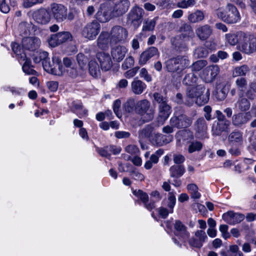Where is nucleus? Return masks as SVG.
<instances>
[{
    "mask_svg": "<svg viewBox=\"0 0 256 256\" xmlns=\"http://www.w3.org/2000/svg\"><path fill=\"white\" fill-rule=\"evenodd\" d=\"M144 10L138 6L134 7L129 14V18L132 22L138 21L142 16Z\"/></svg>",
    "mask_w": 256,
    "mask_h": 256,
    "instance_id": "e433bc0d",
    "label": "nucleus"
},
{
    "mask_svg": "<svg viewBox=\"0 0 256 256\" xmlns=\"http://www.w3.org/2000/svg\"><path fill=\"white\" fill-rule=\"evenodd\" d=\"M158 17H156L152 20L147 19L143 23V31H152L154 30L156 24V21Z\"/></svg>",
    "mask_w": 256,
    "mask_h": 256,
    "instance_id": "de8ad7c7",
    "label": "nucleus"
},
{
    "mask_svg": "<svg viewBox=\"0 0 256 256\" xmlns=\"http://www.w3.org/2000/svg\"><path fill=\"white\" fill-rule=\"evenodd\" d=\"M174 226L176 230L175 234L178 240L176 238H172L174 242L180 246L182 244L185 245L186 240L190 236V233L187 231L186 226L178 220H176Z\"/></svg>",
    "mask_w": 256,
    "mask_h": 256,
    "instance_id": "423d86ee",
    "label": "nucleus"
},
{
    "mask_svg": "<svg viewBox=\"0 0 256 256\" xmlns=\"http://www.w3.org/2000/svg\"><path fill=\"white\" fill-rule=\"evenodd\" d=\"M128 32L126 30L120 26H114L110 34L111 38V42L116 44L118 42H123L126 39Z\"/></svg>",
    "mask_w": 256,
    "mask_h": 256,
    "instance_id": "9b49d317",
    "label": "nucleus"
},
{
    "mask_svg": "<svg viewBox=\"0 0 256 256\" xmlns=\"http://www.w3.org/2000/svg\"><path fill=\"white\" fill-rule=\"evenodd\" d=\"M244 32L242 31H239L226 34V42L232 46H238L242 40Z\"/></svg>",
    "mask_w": 256,
    "mask_h": 256,
    "instance_id": "a211bd4d",
    "label": "nucleus"
},
{
    "mask_svg": "<svg viewBox=\"0 0 256 256\" xmlns=\"http://www.w3.org/2000/svg\"><path fill=\"white\" fill-rule=\"evenodd\" d=\"M174 192H169L168 195V204L167 206L169 208L170 213L173 212V208L176 203V198Z\"/></svg>",
    "mask_w": 256,
    "mask_h": 256,
    "instance_id": "3c124183",
    "label": "nucleus"
},
{
    "mask_svg": "<svg viewBox=\"0 0 256 256\" xmlns=\"http://www.w3.org/2000/svg\"><path fill=\"white\" fill-rule=\"evenodd\" d=\"M89 72L90 74L94 77H97L100 73V66L97 62L92 60L89 62Z\"/></svg>",
    "mask_w": 256,
    "mask_h": 256,
    "instance_id": "09e8293b",
    "label": "nucleus"
},
{
    "mask_svg": "<svg viewBox=\"0 0 256 256\" xmlns=\"http://www.w3.org/2000/svg\"><path fill=\"white\" fill-rule=\"evenodd\" d=\"M212 33V29L208 24L200 26L196 30V34L200 40H206L208 38Z\"/></svg>",
    "mask_w": 256,
    "mask_h": 256,
    "instance_id": "bb28decb",
    "label": "nucleus"
},
{
    "mask_svg": "<svg viewBox=\"0 0 256 256\" xmlns=\"http://www.w3.org/2000/svg\"><path fill=\"white\" fill-rule=\"evenodd\" d=\"M50 12L52 17L58 22H62L66 20H71L74 18L72 12H68L67 8L62 4H52Z\"/></svg>",
    "mask_w": 256,
    "mask_h": 256,
    "instance_id": "7ed1b4c3",
    "label": "nucleus"
},
{
    "mask_svg": "<svg viewBox=\"0 0 256 256\" xmlns=\"http://www.w3.org/2000/svg\"><path fill=\"white\" fill-rule=\"evenodd\" d=\"M236 87L238 90V95L244 96L248 86L246 80L244 78H240L236 80Z\"/></svg>",
    "mask_w": 256,
    "mask_h": 256,
    "instance_id": "4c0bfd02",
    "label": "nucleus"
},
{
    "mask_svg": "<svg viewBox=\"0 0 256 256\" xmlns=\"http://www.w3.org/2000/svg\"><path fill=\"white\" fill-rule=\"evenodd\" d=\"M129 2L128 0H120L116 4L112 12L114 16H118L126 12L129 7Z\"/></svg>",
    "mask_w": 256,
    "mask_h": 256,
    "instance_id": "cd10ccee",
    "label": "nucleus"
},
{
    "mask_svg": "<svg viewBox=\"0 0 256 256\" xmlns=\"http://www.w3.org/2000/svg\"><path fill=\"white\" fill-rule=\"evenodd\" d=\"M44 0H22V6L24 8H30L34 5L42 3Z\"/></svg>",
    "mask_w": 256,
    "mask_h": 256,
    "instance_id": "bf43d9fd",
    "label": "nucleus"
},
{
    "mask_svg": "<svg viewBox=\"0 0 256 256\" xmlns=\"http://www.w3.org/2000/svg\"><path fill=\"white\" fill-rule=\"evenodd\" d=\"M125 151L130 154H137L140 150L138 146L134 144H130L125 148Z\"/></svg>",
    "mask_w": 256,
    "mask_h": 256,
    "instance_id": "e2e57ef3",
    "label": "nucleus"
},
{
    "mask_svg": "<svg viewBox=\"0 0 256 256\" xmlns=\"http://www.w3.org/2000/svg\"><path fill=\"white\" fill-rule=\"evenodd\" d=\"M110 44H114V42H111L110 34L107 32H102L97 40V44L98 48L102 50L107 49Z\"/></svg>",
    "mask_w": 256,
    "mask_h": 256,
    "instance_id": "c756f323",
    "label": "nucleus"
},
{
    "mask_svg": "<svg viewBox=\"0 0 256 256\" xmlns=\"http://www.w3.org/2000/svg\"><path fill=\"white\" fill-rule=\"evenodd\" d=\"M230 122L224 120L214 122L212 126L213 134L220 136L224 132H228L230 130Z\"/></svg>",
    "mask_w": 256,
    "mask_h": 256,
    "instance_id": "412c9836",
    "label": "nucleus"
},
{
    "mask_svg": "<svg viewBox=\"0 0 256 256\" xmlns=\"http://www.w3.org/2000/svg\"><path fill=\"white\" fill-rule=\"evenodd\" d=\"M96 58L100 62L101 68L105 71L110 69L112 62L110 54L105 52H100L96 54Z\"/></svg>",
    "mask_w": 256,
    "mask_h": 256,
    "instance_id": "f3484780",
    "label": "nucleus"
},
{
    "mask_svg": "<svg viewBox=\"0 0 256 256\" xmlns=\"http://www.w3.org/2000/svg\"><path fill=\"white\" fill-rule=\"evenodd\" d=\"M250 70L249 67L246 64L236 66L233 70L232 76L233 77L245 76Z\"/></svg>",
    "mask_w": 256,
    "mask_h": 256,
    "instance_id": "a19ab883",
    "label": "nucleus"
},
{
    "mask_svg": "<svg viewBox=\"0 0 256 256\" xmlns=\"http://www.w3.org/2000/svg\"><path fill=\"white\" fill-rule=\"evenodd\" d=\"M127 52L126 47L118 45L112 48L111 56L114 61L120 62L124 58Z\"/></svg>",
    "mask_w": 256,
    "mask_h": 256,
    "instance_id": "aec40b11",
    "label": "nucleus"
},
{
    "mask_svg": "<svg viewBox=\"0 0 256 256\" xmlns=\"http://www.w3.org/2000/svg\"><path fill=\"white\" fill-rule=\"evenodd\" d=\"M171 113L170 107L168 104H162L158 106V122L163 124L168 118Z\"/></svg>",
    "mask_w": 256,
    "mask_h": 256,
    "instance_id": "a878e982",
    "label": "nucleus"
},
{
    "mask_svg": "<svg viewBox=\"0 0 256 256\" xmlns=\"http://www.w3.org/2000/svg\"><path fill=\"white\" fill-rule=\"evenodd\" d=\"M228 140L236 146L242 145L244 142L243 132L238 130L232 131L228 136Z\"/></svg>",
    "mask_w": 256,
    "mask_h": 256,
    "instance_id": "2f4dec72",
    "label": "nucleus"
},
{
    "mask_svg": "<svg viewBox=\"0 0 256 256\" xmlns=\"http://www.w3.org/2000/svg\"><path fill=\"white\" fill-rule=\"evenodd\" d=\"M70 108L74 113L80 118H82L87 115V110L84 108L82 102L79 100H75L72 102Z\"/></svg>",
    "mask_w": 256,
    "mask_h": 256,
    "instance_id": "7c9ffc66",
    "label": "nucleus"
},
{
    "mask_svg": "<svg viewBox=\"0 0 256 256\" xmlns=\"http://www.w3.org/2000/svg\"><path fill=\"white\" fill-rule=\"evenodd\" d=\"M41 56H43L44 58L42 61V64L44 69L49 73H51L54 66V62L51 64L50 58H48V52H40Z\"/></svg>",
    "mask_w": 256,
    "mask_h": 256,
    "instance_id": "58836bf2",
    "label": "nucleus"
},
{
    "mask_svg": "<svg viewBox=\"0 0 256 256\" xmlns=\"http://www.w3.org/2000/svg\"><path fill=\"white\" fill-rule=\"evenodd\" d=\"M155 140L152 139L151 140L154 144L160 146L163 145L165 143L168 142H165L164 138V136L160 134H155Z\"/></svg>",
    "mask_w": 256,
    "mask_h": 256,
    "instance_id": "052dcab7",
    "label": "nucleus"
},
{
    "mask_svg": "<svg viewBox=\"0 0 256 256\" xmlns=\"http://www.w3.org/2000/svg\"><path fill=\"white\" fill-rule=\"evenodd\" d=\"M190 64V61L186 56H178L176 58L168 59L166 62L167 70L170 72H181L188 68Z\"/></svg>",
    "mask_w": 256,
    "mask_h": 256,
    "instance_id": "39448f33",
    "label": "nucleus"
},
{
    "mask_svg": "<svg viewBox=\"0 0 256 256\" xmlns=\"http://www.w3.org/2000/svg\"><path fill=\"white\" fill-rule=\"evenodd\" d=\"M210 95V90H206L202 84L188 86L186 91V102L189 106L194 103L198 106L204 105L208 102Z\"/></svg>",
    "mask_w": 256,
    "mask_h": 256,
    "instance_id": "f257e3e1",
    "label": "nucleus"
},
{
    "mask_svg": "<svg viewBox=\"0 0 256 256\" xmlns=\"http://www.w3.org/2000/svg\"><path fill=\"white\" fill-rule=\"evenodd\" d=\"M188 20L192 23H196L202 21L204 18L202 12L197 10L190 14L188 17Z\"/></svg>",
    "mask_w": 256,
    "mask_h": 256,
    "instance_id": "37998d69",
    "label": "nucleus"
},
{
    "mask_svg": "<svg viewBox=\"0 0 256 256\" xmlns=\"http://www.w3.org/2000/svg\"><path fill=\"white\" fill-rule=\"evenodd\" d=\"M180 32H181L180 38L186 40H189L194 35L192 27L188 24H183L180 28Z\"/></svg>",
    "mask_w": 256,
    "mask_h": 256,
    "instance_id": "f704fd0d",
    "label": "nucleus"
},
{
    "mask_svg": "<svg viewBox=\"0 0 256 256\" xmlns=\"http://www.w3.org/2000/svg\"><path fill=\"white\" fill-rule=\"evenodd\" d=\"M158 49L154 46H151L146 48L140 56L138 64L143 66L146 64L148 61L152 58L159 56Z\"/></svg>",
    "mask_w": 256,
    "mask_h": 256,
    "instance_id": "4468645a",
    "label": "nucleus"
},
{
    "mask_svg": "<svg viewBox=\"0 0 256 256\" xmlns=\"http://www.w3.org/2000/svg\"><path fill=\"white\" fill-rule=\"evenodd\" d=\"M40 43V39L37 37L26 36L23 38L22 40L23 47L30 50H34L38 48Z\"/></svg>",
    "mask_w": 256,
    "mask_h": 256,
    "instance_id": "393cba45",
    "label": "nucleus"
},
{
    "mask_svg": "<svg viewBox=\"0 0 256 256\" xmlns=\"http://www.w3.org/2000/svg\"><path fill=\"white\" fill-rule=\"evenodd\" d=\"M100 30V25L96 21L88 23L82 30V34L88 40H94Z\"/></svg>",
    "mask_w": 256,
    "mask_h": 256,
    "instance_id": "1a4fd4ad",
    "label": "nucleus"
},
{
    "mask_svg": "<svg viewBox=\"0 0 256 256\" xmlns=\"http://www.w3.org/2000/svg\"><path fill=\"white\" fill-rule=\"evenodd\" d=\"M113 16L111 10L105 6H101L96 14V19L101 22H106Z\"/></svg>",
    "mask_w": 256,
    "mask_h": 256,
    "instance_id": "4be33fe9",
    "label": "nucleus"
},
{
    "mask_svg": "<svg viewBox=\"0 0 256 256\" xmlns=\"http://www.w3.org/2000/svg\"><path fill=\"white\" fill-rule=\"evenodd\" d=\"M146 88V84L138 78H134L131 83V90L135 94H142Z\"/></svg>",
    "mask_w": 256,
    "mask_h": 256,
    "instance_id": "72a5a7b5",
    "label": "nucleus"
},
{
    "mask_svg": "<svg viewBox=\"0 0 256 256\" xmlns=\"http://www.w3.org/2000/svg\"><path fill=\"white\" fill-rule=\"evenodd\" d=\"M26 90L22 88L12 86L11 88V92L14 96H22L24 95Z\"/></svg>",
    "mask_w": 256,
    "mask_h": 256,
    "instance_id": "69168bd1",
    "label": "nucleus"
},
{
    "mask_svg": "<svg viewBox=\"0 0 256 256\" xmlns=\"http://www.w3.org/2000/svg\"><path fill=\"white\" fill-rule=\"evenodd\" d=\"M223 220L230 225H235L242 222L245 216L241 213L236 212L232 210L228 211L222 216Z\"/></svg>",
    "mask_w": 256,
    "mask_h": 256,
    "instance_id": "ddd939ff",
    "label": "nucleus"
},
{
    "mask_svg": "<svg viewBox=\"0 0 256 256\" xmlns=\"http://www.w3.org/2000/svg\"><path fill=\"white\" fill-rule=\"evenodd\" d=\"M154 100L158 103L159 105H162V104H167V98L165 97H164L160 94L158 93H154Z\"/></svg>",
    "mask_w": 256,
    "mask_h": 256,
    "instance_id": "338daca9",
    "label": "nucleus"
},
{
    "mask_svg": "<svg viewBox=\"0 0 256 256\" xmlns=\"http://www.w3.org/2000/svg\"><path fill=\"white\" fill-rule=\"evenodd\" d=\"M236 48L248 55L256 52V36L250 32H245L242 40L237 46Z\"/></svg>",
    "mask_w": 256,
    "mask_h": 256,
    "instance_id": "20e7f679",
    "label": "nucleus"
},
{
    "mask_svg": "<svg viewBox=\"0 0 256 256\" xmlns=\"http://www.w3.org/2000/svg\"><path fill=\"white\" fill-rule=\"evenodd\" d=\"M76 59L79 66L82 68L87 63V58L82 54H78L77 55Z\"/></svg>",
    "mask_w": 256,
    "mask_h": 256,
    "instance_id": "774afa93",
    "label": "nucleus"
},
{
    "mask_svg": "<svg viewBox=\"0 0 256 256\" xmlns=\"http://www.w3.org/2000/svg\"><path fill=\"white\" fill-rule=\"evenodd\" d=\"M228 92V86L226 82H222L218 83L216 86L214 94V98L218 101L224 100Z\"/></svg>",
    "mask_w": 256,
    "mask_h": 256,
    "instance_id": "b1692460",
    "label": "nucleus"
},
{
    "mask_svg": "<svg viewBox=\"0 0 256 256\" xmlns=\"http://www.w3.org/2000/svg\"><path fill=\"white\" fill-rule=\"evenodd\" d=\"M135 106L136 104L134 99L130 98L124 104L125 110L128 112H132L134 110Z\"/></svg>",
    "mask_w": 256,
    "mask_h": 256,
    "instance_id": "680f3d73",
    "label": "nucleus"
},
{
    "mask_svg": "<svg viewBox=\"0 0 256 256\" xmlns=\"http://www.w3.org/2000/svg\"><path fill=\"white\" fill-rule=\"evenodd\" d=\"M20 63L24 62L22 68L23 72L27 74H36V72L32 68L31 61L26 56V54H23L20 58H18Z\"/></svg>",
    "mask_w": 256,
    "mask_h": 256,
    "instance_id": "c85d7f7f",
    "label": "nucleus"
},
{
    "mask_svg": "<svg viewBox=\"0 0 256 256\" xmlns=\"http://www.w3.org/2000/svg\"><path fill=\"white\" fill-rule=\"evenodd\" d=\"M195 129L198 133H204L207 130V125L204 119L198 118L195 124Z\"/></svg>",
    "mask_w": 256,
    "mask_h": 256,
    "instance_id": "a18cd8bd",
    "label": "nucleus"
},
{
    "mask_svg": "<svg viewBox=\"0 0 256 256\" xmlns=\"http://www.w3.org/2000/svg\"><path fill=\"white\" fill-rule=\"evenodd\" d=\"M150 103L146 100L138 101L136 106L137 112L142 116L144 122H149L152 120L154 116V112L150 109Z\"/></svg>",
    "mask_w": 256,
    "mask_h": 256,
    "instance_id": "0eeeda50",
    "label": "nucleus"
},
{
    "mask_svg": "<svg viewBox=\"0 0 256 256\" xmlns=\"http://www.w3.org/2000/svg\"><path fill=\"white\" fill-rule=\"evenodd\" d=\"M34 20L42 24L48 23L50 20V16L48 12L44 8L40 9L33 14Z\"/></svg>",
    "mask_w": 256,
    "mask_h": 256,
    "instance_id": "6ab92c4d",
    "label": "nucleus"
},
{
    "mask_svg": "<svg viewBox=\"0 0 256 256\" xmlns=\"http://www.w3.org/2000/svg\"><path fill=\"white\" fill-rule=\"evenodd\" d=\"M208 54V50L204 47H198L194 51V56L196 58L206 57Z\"/></svg>",
    "mask_w": 256,
    "mask_h": 256,
    "instance_id": "6e6d98bb",
    "label": "nucleus"
},
{
    "mask_svg": "<svg viewBox=\"0 0 256 256\" xmlns=\"http://www.w3.org/2000/svg\"><path fill=\"white\" fill-rule=\"evenodd\" d=\"M54 66L50 74L56 76H62L66 71L61 64L60 58L57 56L52 57Z\"/></svg>",
    "mask_w": 256,
    "mask_h": 256,
    "instance_id": "473e14b6",
    "label": "nucleus"
},
{
    "mask_svg": "<svg viewBox=\"0 0 256 256\" xmlns=\"http://www.w3.org/2000/svg\"><path fill=\"white\" fill-rule=\"evenodd\" d=\"M188 192L190 194L191 197L194 199H198L200 197V194L198 192V187L194 184H188L187 186Z\"/></svg>",
    "mask_w": 256,
    "mask_h": 256,
    "instance_id": "8fccbe9b",
    "label": "nucleus"
},
{
    "mask_svg": "<svg viewBox=\"0 0 256 256\" xmlns=\"http://www.w3.org/2000/svg\"><path fill=\"white\" fill-rule=\"evenodd\" d=\"M202 144L200 142L192 140L190 142L188 150L190 154L196 152H200L202 149Z\"/></svg>",
    "mask_w": 256,
    "mask_h": 256,
    "instance_id": "49530a36",
    "label": "nucleus"
},
{
    "mask_svg": "<svg viewBox=\"0 0 256 256\" xmlns=\"http://www.w3.org/2000/svg\"><path fill=\"white\" fill-rule=\"evenodd\" d=\"M170 172L172 177L178 178L183 175L185 172V169L183 166L174 165L170 168Z\"/></svg>",
    "mask_w": 256,
    "mask_h": 256,
    "instance_id": "ea45409f",
    "label": "nucleus"
},
{
    "mask_svg": "<svg viewBox=\"0 0 256 256\" xmlns=\"http://www.w3.org/2000/svg\"><path fill=\"white\" fill-rule=\"evenodd\" d=\"M154 128L152 125L148 124L138 132V138L140 140L150 138L152 134Z\"/></svg>",
    "mask_w": 256,
    "mask_h": 256,
    "instance_id": "79ce46f5",
    "label": "nucleus"
},
{
    "mask_svg": "<svg viewBox=\"0 0 256 256\" xmlns=\"http://www.w3.org/2000/svg\"><path fill=\"white\" fill-rule=\"evenodd\" d=\"M134 58L132 56H128L122 65V69L124 70H128L134 66Z\"/></svg>",
    "mask_w": 256,
    "mask_h": 256,
    "instance_id": "13d9d810",
    "label": "nucleus"
},
{
    "mask_svg": "<svg viewBox=\"0 0 256 256\" xmlns=\"http://www.w3.org/2000/svg\"><path fill=\"white\" fill-rule=\"evenodd\" d=\"M196 3V0H183L178 3L177 6L180 8H186L194 6Z\"/></svg>",
    "mask_w": 256,
    "mask_h": 256,
    "instance_id": "4d7b16f0",
    "label": "nucleus"
},
{
    "mask_svg": "<svg viewBox=\"0 0 256 256\" xmlns=\"http://www.w3.org/2000/svg\"><path fill=\"white\" fill-rule=\"evenodd\" d=\"M250 112H239L234 114L232 116V122L234 126L240 127L247 123L251 118Z\"/></svg>",
    "mask_w": 256,
    "mask_h": 256,
    "instance_id": "2eb2a0df",
    "label": "nucleus"
},
{
    "mask_svg": "<svg viewBox=\"0 0 256 256\" xmlns=\"http://www.w3.org/2000/svg\"><path fill=\"white\" fill-rule=\"evenodd\" d=\"M188 40H186L182 38H180V36H179L174 38L172 43L178 50L181 51L186 48L187 42Z\"/></svg>",
    "mask_w": 256,
    "mask_h": 256,
    "instance_id": "c03bdc74",
    "label": "nucleus"
},
{
    "mask_svg": "<svg viewBox=\"0 0 256 256\" xmlns=\"http://www.w3.org/2000/svg\"><path fill=\"white\" fill-rule=\"evenodd\" d=\"M208 64V62L206 60H198L194 62L190 66L192 72H198L202 70Z\"/></svg>",
    "mask_w": 256,
    "mask_h": 256,
    "instance_id": "603ef678",
    "label": "nucleus"
},
{
    "mask_svg": "<svg viewBox=\"0 0 256 256\" xmlns=\"http://www.w3.org/2000/svg\"><path fill=\"white\" fill-rule=\"evenodd\" d=\"M194 236L189 240L190 245L194 248H201L208 238L204 230H198L196 232Z\"/></svg>",
    "mask_w": 256,
    "mask_h": 256,
    "instance_id": "dca6fc26",
    "label": "nucleus"
},
{
    "mask_svg": "<svg viewBox=\"0 0 256 256\" xmlns=\"http://www.w3.org/2000/svg\"><path fill=\"white\" fill-rule=\"evenodd\" d=\"M219 72V66L216 64H212L204 68L200 76L205 82H210L215 79Z\"/></svg>",
    "mask_w": 256,
    "mask_h": 256,
    "instance_id": "f8f14e48",
    "label": "nucleus"
},
{
    "mask_svg": "<svg viewBox=\"0 0 256 256\" xmlns=\"http://www.w3.org/2000/svg\"><path fill=\"white\" fill-rule=\"evenodd\" d=\"M230 250L231 252L230 256H244L242 252L240 250L239 248L236 245L230 246Z\"/></svg>",
    "mask_w": 256,
    "mask_h": 256,
    "instance_id": "0e129e2a",
    "label": "nucleus"
},
{
    "mask_svg": "<svg viewBox=\"0 0 256 256\" xmlns=\"http://www.w3.org/2000/svg\"><path fill=\"white\" fill-rule=\"evenodd\" d=\"M36 27L32 22H22L18 25V30L20 35L24 38L35 34Z\"/></svg>",
    "mask_w": 256,
    "mask_h": 256,
    "instance_id": "5701e85b",
    "label": "nucleus"
},
{
    "mask_svg": "<svg viewBox=\"0 0 256 256\" xmlns=\"http://www.w3.org/2000/svg\"><path fill=\"white\" fill-rule=\"evenodd\" d=\"M192 119L184 114L178 112L174 114V116L171 118L170 124L171 126L178 128H186L190 126Z\"/></svg>",
    "mask_w": 256,
    "mask_h": 256,
    "instance_id": "9d476101",
    "label": "nucleus"
},
{
    "mask_svg": "<svg viewBox=\"0 0 256 256\" xmlns=\"http://www.w3.org/2000/svg\"><path fill=\"white\" fill-rule=\"evenodd\" d=\"M198 80L196 76L193 73H190L186 74L182 81L184 84L189 86H192V85L195 84Z\"/></svg>",
    "mask_w": 256,
    "mask_h": 256,
    "instance_id": "864d4df0",
    "label": "nucleus"
},
{
    "mask_svg": "<svg viewBox=\"0 0 256 256\" xmlns=\"http://www.w3.org/2000/svg\"><path fill=\"white\" fill-rule=\"evenodd\" d=\"M239 98L236 104V106L242 112H247L250 108L251 104L248 99L244 96H238Z\"/></svg>",
    "mask_w": 256,
    "mask_h": 256,
    "instance_id": "c9c22d12",
    "label": "nucleus"
},
{
    "mask_svg": "<svg viewBox=\"0 0 256 256\" xmlns=\"http://www.w3.org/2000/svg\"><path fill=\"white\" fill-rule=\"evenodd\" d=\"M133 194L138 199H140L143 204H146V202H148V195L142 190H134Z\"/></svg>",
    "mask_w": 256,
    "mask_h": 256,
    "instance_id": "5fc2aeb1",
    "label": "nucleus"
},
{
    "mask_svg": "<svg viewBox=\"0 0 256 256\" xmlns=\"http://www.w3.org/2000/svg\"><path fill=\"white\" fill-rule=\"evenodd\" d=\"M216 14L219 18L228 24H235L240 20L237 8L230 4H228L224 9L218 10Z\"/></svg>",
    "mask_w": 256,
    "mask_h": 256,
    "instance_id": "f03ea898",
    "label": "nucleus"
},
{
    "mask_svg": "<svg viewBox=\"0 0 256 256\" xmlns=\"http://www.w3.org/2000/svg\"><path fill=\"white\" fill-rule=\"evenodd\" d=\"M72 36L69 32H61L51 35L48 40L50 46L54 48L63 43L72 41Z\"/></svg>",
    "mask_w": 256,
    "mask_h": 256,
    "instance_id": "6e6552de",
    "label": "nucleus"
}]
</instances>
